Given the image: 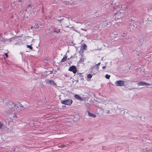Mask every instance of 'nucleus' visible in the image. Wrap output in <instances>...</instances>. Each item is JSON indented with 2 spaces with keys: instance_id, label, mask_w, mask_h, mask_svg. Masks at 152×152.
I'll use <instances>...</instances> for the list:
<instances>
[{
  "instance_id": "dca6fc26",
  "label": "nucleus",
  "mask_w": 152,
  "mask_h": 152,
  "mask_svg": "<svg viewBox=\"0 0 152 152\" xmlns=\"http://www.w3.org/2000/svg\"><path fill=\"white\" fill-rule=\"evenodd\" d=\"M60 32V29H58V30H57V31H54V32L55 33V32H56V33L57 34H58Z\"/></svg>"
},
{
  "instance_id": "9d476101",
  "label": "nucleus",
  "mask_w": 152,
  "mask_h": 152,
  "mask_svg": "<svg viewBox=\"0 0 152 152\" xmlns=\"http://www.w3.org/2000/svg\"><path fill=\"white\" fill-rule=\"evenodd\" d=\"M88 113V115L90 116H92L94 118H95L96 117V115L94 114L91 113L89 110H87V111Z\"/></svg>"
},
{
  "instance_id": "f8f14e48",
  "label": "nucleus",
  "mask_w": 152,
  "mask_h": 152,
  "mask_svg": "<svg viewBox=\"0 0 152 152\" xmlns=\"http://www.w3.org/2000/svg\"><path fill=\"white\" fill-rule=\"evenodd\" d=\"M34 27L36 28H38L39 27V26L38 24L35 23L34 25Z\"/></svg>"
},
{
  "instance_id": "aec40b11",
  "label": "nucleus",
  "mask_w": 152,
  "mask_h": 152,
  "mask_svg": "<svg viewBox=\"0 0 152 152\" xmlns=\"http://www.w3.org/2000/svg\"><path fill=\"white\" fill-rule=\"evenodd\" d=\"M5 55L6 56L7 58L8 57V55H7V53H5Z\"/></svg>"
},
{
  "instance_id": "4be33fe9",
  "label": "nucleus",
  "mask_w": 152,
  "mask_h": 152,
  "mask_svg": "<svg viewBox=\"0 0 152 152\" xmlns=\"http://www.w3.org/2000/svg\"><path fill=\"white\" fill-rule=\"evenodd\" d=\"M107 113H108V114L110 113V110H108L107 111Z\"/></svg>"
},
{
  "instance_id": "b1692460",
  "label": "nucleus",
  "mask_w": 152,
  "mask_h": 152,
  "mask_svg": "<svg viewBox=\"0 0 152 152\" xmlns=\"http://www.w3.org/2000/svg\"><path fill=\"white\" fill-rule=\"evenodd\" d=\"M61 20H58V21L59 22H60Z\"/></svg>"
},
{
  "instance_id": "ddd939ff",
  "label": "nucleus",
  "mask_w": 152,
  "mask_h": 152,
  "mask_svg": "<svg viewBox=\"0 0 152 152\" xmlns=\"http://www.w3.org/2000/svg\"><path fill=\"white\" fill-rule=\"evenodd\" d=\"M87 77L88 78H91L92 77V75L90 74H88L87 75Z\"/></svg>"
},
{
  "instance_id": "a878e982",
  "label": "nucleus",
  "mask_w": 152,
  "mask_h": 152,
  "mask_svg": "<svg viewBox=\"0 0 152 152\" xmlns=\"http://www.w3.org/2000/svg\"><path fill=\"white\" fill-rule=\"evenodd\" d=\"M21 0H19V1H19V2H20V1H21Z\"/></svg>"
},
{
  "instance_id": "f03ea898",
  "label": "nucleus",
  "mask_w": 152,
  "mask_h": 152,
  "mask_svg": "<svg viewBox=\"0 0 152 152\" xmlns=\"http://www.w3.org/2000/svg\"><path fill=\"white\" fill-rule=\"evenodd\" d=\"M72 103V100L71 99H68L61 100V103L67 105H70Z\"/></svg>"
},
{
  "instance_id": "0eeeda50",
  "label": "nucleus",
  "mask_w": 152,
  "mask_h": 152,
  "mask_svg": "<svg viewBox=\"0 0 152 152\" xmlns=\"http://www.w3.org/2000/svg\"><path fill=\"white\" fill-rule=\"evenodd\" d=\"M87 48V45L83 43L81 46V50H82V52H83L84 50L86 49Z\"/></svg>"
},
{
  "instance_id": "6e6552de",
  "label": "nucleus",
  "mask_w": 152,
  "mask_h": 152,
  "mask_svg": "<svg viewBox=\"0 0 152 152\" xmlns=\"http://www.w3.org/2000/svg\"><path fill=\"white\" fill-rule=\"evenodd\" d=\"M46 83H49L51 85H56V84L54 83V81L52 80H46Z\"/></svg>"
},
{
  "instance_id": "393cba45",
  "label": "nucleus",
  "mask_w": 152,
  "mask_h": 152,
  "mask_svg": "<svg viewBox=\"0 0 152 152\" xmlns=\"http://www.w3.org/2000/svg\"><path fill=\"white\" fill-rule=\"evenodd\" d=\"M76 81L77 82H78V80H77Z\"/></svg>"
},
{
  "instance_id": "5701e85b",
  "label": "nucleus",
  "mask_w": 152,
  "mask_h": 152,
  "mask_svg": "<svg viewBox=\"0 0 152 152\" xmlns=\"http://www.w3.org/2000/svg\"><path fill=\"white\" fill-rule=\"evenodd\" d=\"M102 68L103 69H105V68H106V66H103L102 67Z\"/></svg>"
},
{
  "instance_id": "1a4fd4ad",
  "label": "nucleus",
  "mask_w": 152,
  "mask_h": 152,
  "mask_svg": "<svg viewBox=\"0 0 152 152\" xmlns=\"http://www.w3.org/2000/svg\"><path fill=\"white\" fill-rule=\"evenodd\" d=\"M75 98L79 100L82 101L83 100V99L81 98L79 95L78 94H75L74 96Z\"/></svg>"
},
{
  "instance_id": "bb28decb",
  "label": "nucleus",
  "mask_w": 152,
  "mask_h": 152,
  "mask_svg": "<svg viewBox=\"0 0 152 152\" xmlns=\"http://www.w3.org/2000/svg\"><path fill=\"white\" fill-rule=\"evenodd\" d=\"M33 28V26H32L31 27V28Z\"/></svg>"
},
{
  "instance_id": "7ed1b4c3",
  "label": "nucleus",
  "mask_w": 152,
  "mask_h": 152,
  "mask_svg": "<svg viewBox=\"0 0 152 152\" xmlns=\"http://www.w3.org/2000/svg\"><path fill=\"white\" fill-rule=\"evenodd\" d=\"M124 12H119L115 14V18L118 19H121L124 16Z\"/></svg>"
},
{
  "instance_id": "f3484780",
  "label": "nucleus",
  "mask_w": 152,
  "mask_h": 152,
  "mask_svg": "<svg viewBox=\"0 0 152 152\" xmlns=\"http://www.w3.org/2000/svg\"><path fill=\"white\" fill-rule=\"evenodd\" d=\"M13 118H18V117L16 114H14L13 116Z\"/></svg>"
},
{
  "instance_id": "9b49d317",
  "label": "nucleus",
  "mask_w": 152,
  "mask_h": 152,
  "mask_svg": "<svg viewBox=\"0 0 152 152\" xmlns=\"http://www.w3.org/2000/svg\"><path fill=\"white\" fill-rule=\"evenodd\" d=\"M67 58V56H64L63 58L61 59V62H63L65 61L66 59Z\"/></svg>"
},
{
  "instance_id": "4468645a",
  "label": "nucleus",
  "mask_w": 152,
  "mask_h": 152,
  "mask_svg": "<svg viewBox=\"0 0 152 152\" xmlns=\"http://www.w3.org/2000/svg\"><path fill=\"white\" fill-rule=\"evenodd\" d=\"M110 75H106L105 76V77L107 79H109L110 77Z\"/></svg>"
},
{
  "instance_id": "2eb2a0df",
  "label": "nucleus",
  "mask_w": 152,
  "mask_h": 152,
  "mask_svg": "<svg viewBox=\"0 0 152 152\" xmlns=\"http://www.w3.org/2000/svg\"><path fill=\"white\" fill-rule=\"evenodd\" d=\"M27 47L28 48H29L31 50H32V49H33V48L31 46V45H27Z\"/></svg>"
},
{
  "instance_id": "39448f33",
  "label": "nucleus",
  "mask_w": 152,
  "mask_h": 152,
  "mask_svg": "<svg viewBox=\"0 0 152 152\" xmlns=\"http://www.w3.org/2000/svg\"><path fill=\"white\" fill-rule=\"evenodd\" d=\"M124 81L123 80L117 81L115 83L117 86H124Z\"/></svg>"
},
{
  "instance_id": "423d86ee",
  "label": "nucleus",
  "mask_w": 152,
  "mask_h": 152,
  "mask_svg": "<svg viewBox=\"0 0 152 152\" xmlns=\"http://www.w3.org/2000/svg\"><path fill=\"white\" fill-rule=\"evenodd\" d=\"M137 84L139 86H150L151 85V84L146 83L144 81H140L137 83Z\"/></svg>"
},
{
  "instance_id": "cd10ccee",
  "label": "nucleus",
  "mask_w": 152,
  "mask_h": 152,
  "mask_svg": "<svg viewBox=\"0 0 152 152\" xmlns=\"http://www.w3.org/2000/svg\"><path fill=\"white\" fill-rule=\"evenodd\" d=\"M8 40L10 42V40Z\"/></svg>"
},
{
  "instance_id": "412c9836",
  "label": "nucleus",
  "mask_w": 152,
  "mask_h": 152,
  "mask_svg": "<svg viewBox=\"0 0 152 152\" xmlns=\"http://www.w3.org/2000/svg\"><path fill=\"white\" fill-rule=\"evenodd\" d=\"M80 61H83V58H81L80 59Z\"/></svg>"
},
{
  "instance_id": "6ab92c4d",
  "label": "nucleus",
  "mask_w": 152,
  "mask_h": 152,
  "mask_svg": "<svg viewBox=\"0 0 152 152\" xmlns=\"http://www.w3.org/2000/svg\"><path fill=\"white\" fill-rule=\"evenodd\" d=\"M100 64H101V63L100 62H99L98 64H96V65L97 66H99L100 65Z\"/></svg>"
},
{
  "instance_id": "f257e3e1",
  "label": "nucleus",
  "mask_w": 152,
  "mask_h": 152,
  "mask_svg": "<svg viewBox=\"0 0 152 152\" xmlns=\"http://www.w3.org/2000/svg\"><path fill=\"white\" fill-rule=\"evenodd\" d=\"M8 107L10 110V113H12L15 111L16 112L18 108V107L17 105L13 103L10 104L8 105Z\"/></svg>"
},
{
  "instance_id": "a211bd4d",
  "label": "nucleus",
  "mask_w": 152,
  "mask_h": 152,
  "mask_svg": "<svg viewBox=\"0 0 152 152\" xmlns=\"http://www.w3.org/2000/svg\"><path fill=\"white\" fill-rule=\"evenodd\" d=\"M2 124L1 122H0V128H1L2 126Z\"/></svg>"
},
{
  "instance_id": "20e7f679",
  "label": "nucleus",
  "mask_w": 152,
  "mask_h": 152,
  "mask_svg": "<svg viewBox=\"0 0 152 152\" xmlns=\"http://www.w3.org/2000/svg\"><path fill=\"white\" fill-rule=\"evenodd\" d=\"M68 70L69 71L72 72L74 74H75L77 71L76 67L74 65L70 66L68 69Z\"/></svg>"
}]
</instances>
